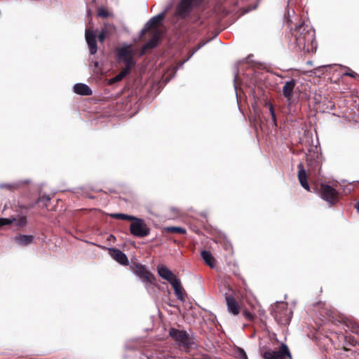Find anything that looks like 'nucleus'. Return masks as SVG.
<instances>
[{"mask_svg": "<svg viewBox=\"0 0 359 359\" xmlns=\"http://www.w3.org/2000/svg\"><path fill=\"white\" fill-rule=\"evenodd\" d=\"M85 36L90 54H95L97 51L95 32L90 30L89 29H86Z\"/></svg>", "mask_w": 359, "mask_h": 359, "instance_id": "nucleus-11", "label": "nucleus"}, {"mask_svg": "<svg viewBox=\"0 0 359 359\" xmlns=\"http://www.w3.org/2000/svg\"><path fill=\"white\" fill-rule=\"evenodd\" d=\"M318 192L320 197L332 205L339 199V192L330 185L321 184Z\"/></svg>", "mask_w": 359, "mask_h": 359, "instance_id": "nucleus-5", "label": "nucleus"}, {"mask_svg": "<svg viewBox=\"0 0 359 359\" xmlns=\"http://www.w3.org/2000/svg\"><path fill=\"white\" fill-rule=\"evenodd\" d=\"M147 359H149L148 358Z\"/></svg>", "mask_w": 359, "mask_h": 359, "instance_id": "nucleus-42", "label": "nucleus"}, {"mask_svg": "<svg viewBox=\"0 0 359 359\" xmlns=\"http://www.w3.org/2000/svg\"><path fill=\"white\" fill-rule=\"evenodd\" d=\"M111 217L116 219L128 220L130 221L133 219L134 216L123 214V213H114L111 215Z\"/></svg>", "mask_w": 359, "mask_h": 359, "instance_id": "nucleus-22", "label": "nucleus"}, {"mask_svg": "<svg viewBox=\"0 0 359 359\" xmlns=\"http://www.w3.org/2000/svg\"><path fill=\"white\" fill-rule=\"evenodd\" d=\"M169 283L171 284L172 288L174 289V291L178 290L182 287L180 280L178 278H177L176 276L173 279H172Z\"/></svg>", "mask_w": 359, "mask_h": 359, "instance_id": "nucleus-28", "label": "nucleus"}, {"mask_svg": "<svg viewBox=\"0 0 359 359\" xmlns=\"http://www.w3.org/2000/svg\"><path fill=\"white\" fill-rule=\"evenodd\" d=\"M166 231L169 233L184 234L186 230L184 228L178 226H168L166 228Z\"/></svg>", "mask_w": 359, "mask_h": 359, "instance_id": "nucleus-24", "label": "nucleus"}, {"mask_svg": "<svg viewBox=\"0 0 359 359\" xmlns=\"http://www.w3.org/2000/svg\"><path fill=\"white\" fill-rule=\"evenodd\" d=\"M109 252L111 257L119 264L125 266L128 265V257L121 250L116 248H109Z\"/></svg>", "mask_w": 359, "mask_h": 359, "instance_id": "nucleus-12", "label": "nucleus"}, {"mask_svg": "<svg viewBox=\"0 0 359 359\" xmlns=\"http://www.w3.org/2000/svg\"><path fill=\"white\" fill-rule=\"evenodd\" d=\"M298 180L300 184L306 190L309 191L310 187L307 180V174L302 163H299L298 165Z\"/></svg>", "mask_w": 359, "mask_h": 359, "instance_id": "nucleus-13", "label": "nucleus"}, {"mask_svg": "<svg viewBox=\"0 0 359 359\" xmlns=\"http://www.w3.org/2000/svg\"><path fill=\"white\" fill-rule=\"evenodd\" d=\"M107 37L108 36L105 34H104L102 32H100V34L98 35V40L100 42L102 43Z\"/></svg>", "mask_w": 359, "mask_h": 359, "instance_id": "nucleus-36", "label": "nucleus"}, {"mask_svg": "<svg viewBox=\"0 0 359 359\" xmlns=\"http://www.w3.org/2000/svg\"><path fill=\"white\" fill-rule=\"evenodd\" d=\"M131 72L130 69L123 68L116 76V78L118 82L121 81L127 74H128Z\"/></svg>", "mask_w": 359, "mask_h": 359, "instance_id": "nucleus-26", "label": "nucleus"}, {"mask_svg": "<svg viewBox=\"0 0 359 359\" xmlns=\"http://www.w3.org/2000/svg\"><path fill=\"white\" fill-rule=\"evenodd\" d=\"M342 76H350L354 79L359 77V75L350 68H347L346 71L342 73Z\"/></svg>", "mask_w": 359, "mask_h": 359, "instance_id": "nucleus-30", "label": "nucleus"}, {"mask_svg": "<svg viewBox=\"0 0 359 359\" xmlns=\"http://www.w3.org/2000/svg\"><path fill=\"white\" fill-rule=\"evenodd\" d=\"M16 220L15 218H0V227L5 225H10Z\"/></svg>", "mask_w": 359, "mask_h": 359, "instance_id": "nucleus-29", "label": "nucleus"}, {"mask_svg": "<svg viewBox=\"0 0 359 359\" xmlns=\"http://www.w3.org/2000/svg\"><path fill=\"white\" fill-rule=\"evenodd\" d=\"M133 271L144 283H155L156 278L154 275L148 271L145 266L135 263L133 266Z\"/></svg>", "mask_w": 359, "mask_h": 359, "instance_id": "nucleus-8", "label": "nucleus"}, {"mask_svg": "<svg viewBox=\"0 0 359 359\" xmlns=\"http://www.w3.org/2000/svg\"><path fill=\"white\" fill-rule=\"evenodd\" d=\"M17 222L16 225L18 226H24L27 223V218L25 216L21 217L18 220H15Z\"/></svg>", "mask_w": 359, "mask_h": 359, "instance_id": "nucleus-33", "label": "nucleus"}, {"mask_svg": "<svg viewBox=\"0 0 359 359\" xmlns=\"http://www.w3.org/2000/svg\"><path fill=\"white\" fill-rule=\"evenodd\" d=\"M150 228L142 219L134 216L130 224V233L135 237L144 238L149 235Z\"/></svg>", "mask_w": 359, "mask_h": 359, "instance_id": "nucleus-3", "label": "nucleus"}, {"mask_svg": "<svg viewBox=\"0 0 359 359\" xmlns=\"http://www.w3.org/2000/svg\"><path fill=\"white\" fill-rule=\"evenodd\" d=\"M307 64L309 65H312V62L311 61H309V62H307Z\"/></svg>", "mask_w": 359, "mask_h": 359, "instance_id": "nucleus-41", "label": "nucleus"}, {"mask_svg": "<svg viewBox=\"0 0 359 359\" xmlns=\"http://www.w3.org/2000/svg\"><path fill=\"white\" fill-rule=\"evenodd\" d=\"M175 294L179 300L182 302H184L185 300L186 292L182 286L178 290H175Z\"/></svg>", "mask_w": 359, "mask_h": 359, "instance_id": "nucleus-25", "label": "nucleus"}, {"mask_svg": "<svg viewBox=\"0 0 359 359\" xmlns=\"http://www.w3.org/2000/svg\"><path fill=\"white\" fill-rule=\"evenodd\" d=\"M346 326L351 332L359 336V325L357 323L350 321L346 324Z\"/></svg>", "mask_w": 359, "mask_h": 359, "instance_id": "nucleus-23", "label": "nucleus"}, {"mask_svg": "<svg viewBox=\"0 0 359 359\" xmlns=\"http://www.w3.org/2000/svg\"><path fill=\"white\" fill-rule=\"evenodd\" d=\"M264 359H287L292 358L291 353L289 351L287 346L282 344L278 351H267L263 354Z\"/></svg>", "mask_w": 359, "mask_h": 359, "instance_id": "nucleus-7", "label": "nucleus"}, {"mask_svg": "<svg viewBox=\"0 0 359 359\" xmlns=\"http://www.w3.org/2000/svg\"><path fill=\"white\" fill-rule=\"evenodd\" d=\"M101 32L109 37L115 33L116 27L112 24L104 23L103 27L101 29Z\"/></svg>", "mask_w": 359, "mask_h": 359, "instance_id": "nucleus-21", "label": "nucleus"}, {"mask_svg": "<svg viewBox=\"0 0 359 359\" xmlns=\"http://www.w3.org/2000/svg\"><path fill=\"white\" fill-rule=\"evenodd\" d=\"M355 208H357L358 211L359 212V201L355 205Z\"/></svg>", "mask_w": 359, "mask_h": 359, "instance_id": "nucleus-40", "label": "nucleus"}, {"mask_svg": "<svg viewBox=\"0 0 359 359\" xmlns=\"http://www.w3.org/2000/svg\"><path fill=\"white\" fill-rule=\"evenodd\" d=\"M346 339H349V343L353 345V346H355V344H357V341L356 340H355L353 338H351V337H348L346 336Z\"/></svg>", "mask_w": 359, "mask_h": 359, "instance_id": "nucleus-37", "label": "nucleus"}, {"mask_svg": "<svg viewBox=\"0 0 359 359\" xmlns=\"http://www.w3.org/2000/svg\"><path fill=\"white\" fill-rule=\"evenodd\" d=\"M2 187H4L7 189H9V190H11L13 188H15V186H13L11 184H4V185H2L1 186Z\"/></svg>", "mask_w": 359, "mask_h": 359, "instance_id": "nucleus-38", "label": "nucleus"}, {"mask_svg": "<svg viewBox=\"0 0 359 359\" xmlns=\"http://www.w3.org/2000/svg\"><path fill=\"white\" fill-rule=\"evenodd\" d=\"M116 55L118 62L125 63V68L132 70L135 66V61L134 60V53L130 46H123L116 50Z\"/></svg>", "mask_w": 359, "mask_h": 359, "instance_id": "nucleus-4", "label": "nucleus"}, {"mask_svg": "<svg viewBox=\"0 0 359 359\" xmlns=\"http://www.w3.org/2000/svg\"><path fill=\"white\" fill-rule=\"evenodd\" d=\"M74 92L78 95H91L93 94L90 88L84 83H76L74 86Z\"/></svg>", "mask_w": 359, "mask_h": 359, "instance_id": "nucleus-18", "label": "nucleus"}, {"mask_svg": "<svg viewBox=\"0 0 359 359\" xmlns=\"http://www.w3.org/2000/svg\"><path fill=\"white\" fill-rule=\"evenodd\" d=\"M158 275L163 279L170 282L176 276L165 266L159 265L157 267Z\"/></svg>", "mask_w": 359, "mask_h": 359, "instance_id": "nucleus-17", "label": "nucleus"}, {"mask_svg": "<svg viewBox=\"0 0 359 359\" xmlns=\"http://www.w3.org/2000/svg\"><path fill=\"white\" fill-rule=\"evenodd\" d=\"M275 318L278 323L286 325L290 323L291 320L290 311L287 309L283 312L277 311L275 314Z\"/></svg>", "mask_w": 359, "mask_h": 359, "instance_id": "nucleus-16", "label": "nucleus"}, {"mask_svg": "<svg viewBox=\"0 0 359 359\" xmlns=\"http://www.w3.org/2000/svg\"><path fill=\"white\" fill-rule=\"evenodd\" d=\"M201 257L204 260L205 263L210 268L213 269L215 266L216 260L212 255L211 252L207 250H203L201 252Z\"/></svg>", "mask_w": 359, "mask_h": 359, "instance_id": "nucleus-20", "label": "nucleus"}, {"mask_svg": "<svg viewBox=\"0 0 359 359\" xmlns=\"http://www.w3.org/2000/svg\"><path fill=\"white\" fill-rule=\"evenodd\" d=\"M243 315L249 321H253L255 319V316L247 310L243 311Z\"/></svg>", "mask_w": 359, "mask_h": 359, "instance_id": "nucleus-32", "label": "nucleus"}, {"mask_svg": "<svg viewBox=\"0 0 359 359\" xmlns=\"http://www.w3.org/2000/svg\"><path fill=\"white\" fill-rule=\"evenodd\" d=\"M97 15L102 18H107L111 15V13L107 8L102 7L98 8Z\"/></svg>", "mask_w": 359, "mask_h": 359, "instance_id": "nucleus-27", "label": "nucleus"}, {"mask_svg": "<svg viewBox=\"0 0 359 359\" xmlns=\"http://www.w3.org/2000/svg\"><path fill=\"white\" fill-rule=\"evenodd\" d=\"M225 299L229 311L233 315H238L240 312V306L235 298L231 295H226Z\"/></svg>", "mask_w": 359, "mask_h": 359, "instance_id": "nucleus-14", "label": "nucleus"}, {"mask_svg": "<svg viewBox=\"0 0 359 359\" xmlns=\"http://www.w3.org/2000/svg\"><path fill=\"white\" fill-rule=\"evenodd\" d=\"M325 68V66L318 67L315 68L312 72L315 74H317L318 73H323V69Z\"/></svg>", "mask_w": 359, "mask_h": 359, "instance_id": "nucleus-35", "label": "nucleus"}, {"mask_svg": "<svg viewBox=\"0 0 359 359\" xmlns=\"http://www.w3.org/2000/svg\"><path fill=\"white\" fill-rule=\"evenodd\" d=\"M203 0H180L175 8L174 15L177 19H185L193 10L198 7Z\"/></svg>", "mask_w": 359, "mask_h": 359, "instance_id": "nucleus-2", "label": "nucleus"}, {"mask_svg": "<svg viewBox=\"0 0 359 359\" xmlns=\"http://www.w3.org/2000/svg\"><path fill=\"white\" fill-rule=\"evenodd\" d=\"M295 86L296 81L292 79L291 80L285 82L283 87V95L288 101L292 99Z\"/></svg>", "mask_w": 359, "mask_h": 359, "instance_id": "nucleus-15", "label": "nucleus"}, {"mask_svg": "<svg viewBox=\"0 0 359 359\" xmlns=\"http://www.w3.org/2000/svg\"><path fill=\"white\" fill-rule=\"evenodd\" d=\"M291 41L293 40L295 47L300 50L311 52L313 49L315 41V31L304 22L295 27L292 30Z\"/></svg>", "mask_w": 359, "mask_h": 359, "instance_id": "nucleus-1", "label": "nucleus"}, {"mask_svg": "<svg viewBox=\"0 0 359 359\" xmlns=\"http://www.w3.org/2000/svg\"><path fill=\"white\" fill-rule=\"evenodd\" d=\"M151 39L142 47V55L144 54L147 50L155 48L161 40V32L159 29H155L154 30L151 31Z\"/></svg>", "mask_w": 359, "mask_h": 359, "instance_id": "nucleus-10", "label": "nucleus"}, {"mask_svg": "<svg viewBox=\"0 0 359 359\" xmlns=\"http://www.w3.org/2000/svg\"><path fill=\"white\" fill-rule=\"evenodd\" d=\"M170 336L175 339L180 347L188 350L191 347V338L185 330L171 328L169 331Z\"/></svg>", "mask_w": 359, "mask_h": 359, "instance_id": "nucleus-6", "label": "nucleus"}, {"mask_svg": "<svg viewBox=\"0 0 359 359\" xmlns=\"http://www.w3.org/2000/svg\"><path fill=\"white\" fill-rule=\"evenodd\" d=\"M269 111L271 115L272 119H273V122L276 123V118L275 110H274L273 106L271 104H269Z\"/></svg>", "mask_w": 359, "mask_h": 359, "instance_id": "nucleus-34", "label": "nucleus"}, {"mask_svg": "<svg viewBox=\"0 0 359 359\" xmlns=\"http://www.w3.org/2000/svg\"><path fill=\"white\" fill-rule=\"evenodd\" d=\"M34 236L31 235L20 234L15 237V241L21 246H26L32 243Z\"/></svg>", "mask_w": 359, "mask_h": 359, "instance_id": "nucleus-19", "label": "nucleus"}, {"mask_svg": "<svg viewBox=\"0 0 359 359\" xmlns=\"http://www.w3.org/2000/svg\"><path fill=\"white\" fill-rule=\"evenodd\" d=\"M236 352L240 359H248L247 354L243 348H237Z\"/></svg>", "mask_w": 359, "mask_h": 359, "instance_id": "nucleus-31", "label": "nucleus"}, {"mask_svg": "<svg viewBox=\"0 0 359 359\" xmlns=\"http://www.w3.org/2000/svg\"><path fill=\"white\" fill-rule=\"evenodd\" d=\"M117 82H118V81H116V78H115V77H114V78H111V79L109 80V83L110 85H112V84H114V83H117Z\"/></svg>", "mask_w": 359, "mask_h": 359, "instance_id": "nucleus-39", "label": "nucleus"}, {"mask_svg": "<svg viewBox=\"0 0 359 359\" xmlns=\"http://www.w3.org/2000/svg\"><path fill=\"white\" fill-rule=\"evenodd\" d=\"M168 12V9H165L162 13L158 15L154 16L151 18L144 25V27L142 29L140 34V38L142 39L143 36L149 32L150 30H154L157 28V25L161 22L164 18H165V15Z\"/></svg>", "mask_w": 359, "mask_h": 359, "instance_id": "nucleus-9", "label": "nucleus"}]
</instances>
